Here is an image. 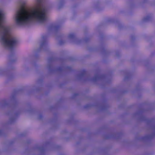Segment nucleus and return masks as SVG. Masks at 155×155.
I'll use <instances>...</instances> for the list:
<instances>
[{"label": "nucleus", "instance_id": "nucleus-13", "mask_svg": "<svg viewBox=\"0 0 155 155\" xmlns=\"http://www.w3.org/2000/svg\"><path fill=\"white\" fill-rule=\"evenodd\" d=\"M64 4V1L63 0H62L60 2V8L62 7Z\"/></svg>", "mask_w": 155, "mask_h": 155}, {"label": "nucleus", "instance_id": "nucleus-11", "mask_svg": "<svg viewBox=\"0 0 155 155\" xmlns=\"http://www.w3.org/2000/svg\"><path fill=\"white\" fill-rule=\"evenodd\" d=\"M8 73V71H6L3 70H0V74H7Z\"/></svg>", "mask_w": 155, "mask_h": 155}, {"label": "nucleus", "instance_id": "nucleus-5", "mask_svg": "<svg viewBox=\"0 0 155 155\" xmlns=\"http://www.w3.org/2000/svg\"><path fill=\"white\" fill-rule=\"evenodd\" d=\"M48 36L47 35H45L42 36L40 42V49H43L45 50H46L48 49Z\"/></svg>", "mask_w": 155, "mask_h": 155}, {"label": "nucleus", "instance_id": "nucleus-7", "mask_svg": "<svg viewBox=\"0 0 155 155\" xmlns=\"http://www.w3.org/2000/svg\"><path fill=\"white\" fill-rule=\"evenodd\" d=\"M106 78V75L104 74H97L92 78H87V80L88 81H92L94 82L104 79Z\"/></svg>", "mask_w": 155, "mask_h": 155}, {"label": "nucleus", "instance_id": "nucleus-9", "mask_svg": "<svg viewBox=\"0 0 155 155\" xmlns=\"http://www.w3.org/2000/svg\"><path fill=\"white\" fill-rule=\"evenodd\" d=\"M152 19L151 15L149 14L144 17L143 19V21L144 22H148L150 21Z\"/></svg>", "mask_w": 155, "mask_h": 155}, {"label": "nucleus", "instance_id": "nucleus-10", "mask_svg": "<svg viewBox=\"0 0 155 155\" xmlns=\"http://www.w3.org/2000/svg\"><path fill=\"white\" fill-rule=\"evenodd\" d=\"M36 149L42 152H43L44 151V148L42 146H36Z\"/></svg>", "mask_w": 155, "mask_h": 155}, {"label": "nucleus", "instance_id": "nucleus-18", "mask_svg": "<svg viewBox=\"0 0 155 155\" xmlns=\"http://www.w3.org/2000/svg\"><path fill=\"white\" fill-rule=\"evenodd\" d=\"M74 95L75 96H76L77 95H78V94H74Z\"/></svg>", "mask_w": 155, "mask_h": 155}, {"label": "nucleus", "instance_id": "nucleus-16", "mask_svg": "<svg viewBox=\"0 0 155 155\" xmlns=\"http://www.w3.org/2000/svg\"><path fill=\"white\" fill-rule=\"evenodd\" d=\"M42 117H43V116H42V115H41V114L39 116V119H41L42 118Z\"/></svg>", "mask_w": 155, "mask_h": 155}, {"label": "nucleus", "instance_id": "nucleus-6", "mask_svg": "<svg viewBox=\"0 0 155 155\" xmlns=\"http://www.w3.org/2000/svg\"><path fill=\"white\" fill-rule=\"evenodd\" d=\"M68 38L71 40L72 42L75 43L81 42L83 41L87 42L89 41L88 39H87L85 40H79L76 37L75 34L74 33L70 34L68 36Z\"/></svg>", "mask_w": 155, "mask_h": 155}, {"label": "nucleus", "instance_id": "nucleus-17", "mask_svg": "<svg viewBox=\"0 0 155 155\" xmlns=\"http://www.w3.org/2000/svg\"><path fill=\"white\" fill-rule=\"evenodd\" d=\"M67 68L70 69H71V68L70 67H67Z\"/></svg>", "mask_w": 155, "mask_h": 155}, {"label": "nucleus", "instance_id": "nucleus-8", "mask_svg": "<svg viewBox=\"0 0 155 155\" xmlns=\"http://www.w3.org/2000/svg\"><path fill=\"white\" fill-rule=\"evenodd\" d=\"M87 74L86 71L85 70H83L81 71L79 74L78 76L80 78L85 77Z\"/></svg>", "mask_w": 155, "mask_h": 155}, {"label": "nucleus", "instance_id": "nucleus-3", "mask_svg": "<svg viewBox=\"0 0 155 155\" xmlns=\"http://www.w3.org/2000/svg\"><path fill=\"white\" fill-rule=\"evenodd\" d=\"M54 60V59L53 58H49L48 61L49 62V64L48 66V68L51 72H54V71H58L60 72H62L64 71V68L62 67H60L56 69L54 68L50 64L51 62H53Z\"/></svg>", "mask_w": 155, "mask_h": 155}, {"label": "nucleus", "instance_id": "nucleus-2", "mask_svg": "<svg viewBox=\"0 0 155 155\" xmlns=\"http://www.w3.org/2000/svg\"><path fill=\"white\" fill-rule=\"evenodd\" d=\"M5 23V13L2 9L0 8V32L1 33L0 42L5 48L9 50L11 53H13L14 47L18 43V40L11 35L9 28Z\"/></svg>", "mask_w": 155, "mask_h": 155}, {"label": "nucleus", "instance_id": "nucleus-1", "mask_svg": "<svg viewBox=\"0 0 155 155\" xmlns=\"http://www.w3.org/2000/svg\"><path fill=\"white\" fill-rule=\"evenodd\" d=\"M14 15L16 25L28 26L34 24H44L48 21V12L52 7L49 0H35L34 5L26 6V0H17Z\"/></svg>", "mask_w": 155, "mask_h": 155}, {"label": "nucleus", "instance_id": "nucleus-15", "mask_svg": "<svg viewBox=\"0 0 155 155\" xmlns=\"http://www.w3.org/2000/svg\"><path fill=\"white\" fill-rule=\"evenodd\" d=\"M8 105V102L7 101H5L4 103V105L5 106H7Z\"/></svg>", "mask_w": 155, "mask_h": 155}, {"label": "nucleus", "instance_id": "nucleus-4", "mask_svg": "<svg viewBox=\"0 0 155 155\" xmlns=\"http://www.w3.org/2000/svg\"><path fill=\"white\" fill-rule=\"evenodd\" d=\"M61 28V24L59 23H54L50 24L48 27V29L50 31H53L55 33L60 31Z\"/></svg>", "mask_w": 155, "mask_h": 155}, {"label": "nucleus", "instance_id": "nucleus-12", "mask_svg": "<svg viewBox=\"0 0 155 155\" xmlns=\"http://www.w3.org/2000/svg\"><path fill=\"white\" fill-rule=\"evenodd\" d=\"M92 105L90 104H87L84 106L85 108H89L91 107Z\"/></svg>", "mask_w": 155, "mask_h": 155}, {"label": "nucleus", "instance_id": "nucleus-14", "mask_svg": "<svg viewBox=\"0 0 155 155\" xmlns=\"http://www.w3.org/2000/svg\"><path fill=\"white\" fill-rule=\"evenodd\" d=\"M112 137V135H107V136H106V138L107 139H110Z\"/></svg>", "mask_w": 155, "mask_h": 155}]
</instances>
